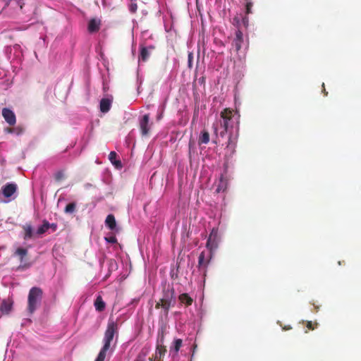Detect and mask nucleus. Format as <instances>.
I'll return each instance as SVG.
<instances>
[{"label":"nucleus","instance_id":"f257e3e1","mask_svg":"<svg viewBox=\"0 0 361 361\" xmlns=\"http://www.w3.org/2000/svg\"><path fill=\"white\" fill-rule=\"evenodd\" d=\"M220 116L221 119L214 123L212 128L216 136L219 135L221 137H224L228 128L233 126V119L235 116V114L233 110L226 108L221 112Z\"/></svg>","mask_w":361,"mask_h":361},{"label":"nucleus","instance_id":"f03ea898","mask_svg":"<svg viewBox=\"0 0 361 361\" xmlns=\"http://www.w3.org/2000/svg\"><path fill=\"white\" fill-rule=\"evenodd\" d=\"M118 334V324L117 323L109 319L107 324L106 329L104 332L103 338V346L101 348L95 361H104L106 353L110 349L111 343L113 341L115 334Z\"/></svg>","mask_w":361,"mask_h":361},{"label":"nucleus","instance_id":"7ed1b4c3","mask_svg":"<svg viewBox=\"0 0 361 361\" xmlns=\"http://www.w3.org/2000/svg\"><path fill=\"white\" fill-rule=\"evenodd\" d=\"M43 298L42 289L39 287L30 288L27 295V312L29 316H32L40 306Z\"/></svg>","mask_w":361,"mask_h":361},{"label":"nucleus","instance_id":"20e7f679","mask_svg":"<svg viewBox=\"0 0 361 361\" xmlns=\"http://www.w3.org/2000/svg\"><path fill=\"white\" fill-rule=\"evenodd\" d=\"M173 288L164 290L163 297L155 305L156 309H161V314L165 317H168L171 307L173 306L176 303Z\"/></svg>","mask_w":361,"mask_h":361},{"label":"nucleus","instance_id":"39448f33","mask_svg":"<svg viewBox=\"0 0 361 361\" xmlns=\"http://www.w3.org/2000/svg\"><path fill=\"white\" fill-rule=\"evenodd\" d=\"M219 243L218 230L212 228L207 241L206 247L209 252L213 253L217 248Z\"/></svg>","mask_w":361,"mask_h":361},{"label":"nucleus","instance_id":"423d86ee","mask_svg":"<svg viewBox=\"0 0 361 361\" xmlns=\"http://www.w3.org/2000/svg\"><path fill=\"white\" fill-rule=\"evenodd\" d=\"M213 253L202 251L198 257V268L203 269L204 275H206L207 268L210 262L212 257Z\"/></svg>","mask_w":361,"mask_h":361},{"label":"nucleus","instance_id":"0eeeda50","mask_svg":"<svg viewBox=\"0 0 361 361\" xmlns=\"http://www.w3.org/2000/svg\"><path fill=\"white\" fill-rule=\"evenodd\" d=\"M101 25V19L97 18H91L87 24V31L91 34L97 32L100 30Z\"/></svg>","mask_w":361,"mask_h":361},{"label":"nucleus","instance_id":"6e6552de","mask_svg":"<svg viewBox=\"0 0 361 361\" xmlns=\"http://www.w3.org/2000/svg\"><path fill=\"white\" fill-rule=\"evenodd\" d=\"M2 116L5 121L10 125L14 126L16 123V117L13 111L8 108L2 109Z\"/></svg>","mask_w":361,"mask_h":361},{"label":"nucleus","instance_id":"1a4fd4ad","mask_svg":"<svg viewBox=\"0 0 361 361\" xmlns=\"http://www.w3.org/2000/svg\"><path fill=\"white\" fill-rule=\"evenodd\" d=\"M149 122V116L148 114H145L140 121V128L142 135H147L149 132L150 126Z\"/></svg>","mask_w":361,"mask_h":361},{"label":"nucleus","instance_id":"9d476101","mask_svg":"<svg viewBox=\"0 0 361 361\" xmlns=\"http://www.w3.org/2000/svg\"><path fill=\"white\" fill-rule=\"evenodd\" d=\"M164 339V335L162 334L161 338V344H157L155 355H154V361H160L161 359L165 355L166 353V348L165 345H162Z\"/></svg>","mask_w":361,"mask_h":361},{"label":"nucleus","instance_id":"9b49d317","mask_svg":"<svg viewBox=\"0 0 361 361\" xmlns=\"http://www.w3.org/2000/svg\"><path fill=\"white\" fill-rule=\"evenodd\" d=\"M243 42V32L240 29H238L235 32V37L232 43V45L235 47L236 51H238L241 49Z\"/></svg>","mask_w":361,"mask_h":361},{"label":"nucleus","instance_id":"f8f14e48","mask_svg":"<svg viewBox=\"0 0 361 361\" xmlns=\"http://www.w3.org/2000/svg\"><path fill=\"white\" fill-rule=\"evenodd\" d=\"M17 190V185L15 183H7L2 188V194L6 197H10L13 195Z\"/></svg>","mask_w":361,"mask_h":361},{"label":"nucleus","instance_id":"ddd939ff","mask_svg":"<svg viewBox=\"0 0 361 361\" xmlns=\"http://www.w3.org/2000/svg\"><path fill=\"white\" fill-rule=\"evenodd\" d=\"M23 238L24 240H29L34 237V231L30 224H25L23 226Z\"/></svg>","mask_w":361,"mask_h":361},{"label":"nucleus","instance_id":"4468645a","mask_svg":"<svg viewBox=\"0 0 361 361\" xmlns=\"http://www.w3.org/2000/svg\"><path fill=\"white\" fill-rule=\"evenodd\" d=\"M12 306V301L4 300L0 305V311L3 314H8L11 311Z\"/></svg>","mask_w":361,"mask_h":361},{"label":"nucleus","instance_id":"2eb2a0df","mask_svg":"<svg viewBox=\"0 0 361 361\" xmlns=\"http://www.w3.org/2000/svg\"><path fill=\"white\" fill-rule=\"evenodd\" d=\"M178 300L181 305H185L186 307L190 306L193 302V299L188 293L180 294Z\"/></svg>","mask_w":361,"mask_h":361},{"label":"nucleus","instance_id":"dca6fc26","mask_svg":"<svg viewBox=\"0 0 361 361\" xmlns=\"http://www.w3.org/2000/svg\"><path fill=\"white\" fill-rule=\"evenodd\" d=\"M117 154L116 152L112 151L109 154V159L111 161V163L116 168V169H121L122 168V164L120 160H117Z\"/></svg>","mask_w":361,"mask_h":361},{"label":"nucleus","instance_id":"f3484780","mask_svg":"<svg viewBox=\"0 0 361 361\" xmlns=\"http://www.w3.org/2000/svg\"><path fill=\"white\" fill-rule=\"evenodd\" d=\"M237 138H238L237 135H233V134L229 135L226 148L231 149V151L232 152H233L235 151V148L236 143H237Z\"/></svg>","mask_w":361,"mask_h":361},{"label":"nucleus","instance_id":"a211bd4d","mask_svg":"<svg viewBox=\"0 0 361 361\" xmlns=\"http://www.w3.org/2000/svg\"><path fill=\"white\" fill-rule=\"evenodd\" d=\"M105 224L111 230L116 229V222L115 216L113 214H109L106 218Z\"/></svg>","mask_w":361,"mask_h":361},{"label":"nucleus","instance_id":"6ab92c4d","mask_svg":"<svg viewBox=\"0 0 361 361\" xmlns=\"http://www.w3.org/2000/svg\"><path fill=\"white\" fill-rule=\"evenodd\" d=\"M183 341L180 338H176L173 341V345L170 348V352L176 355L182 346Z\"/></svg>","mask_w":361,"mask_h":361},{"label":"nucleus","instance_id":"aec40b11","mask_svg":"<svg viewBox=\"0 0 361 361\" xmlns=\"http://www.w3.org/2000/svg\"><path fill=\"white\" fill-rule=\"evenodd\" d=\"M209 142V133L207 130H203L198 139L199 145L207 144Z\"/></svg>","mask_w":361,"mask_h":361},{"label":"nucleus","instance_id":"412c9836","mask_svg":"<svg viewBox=\"0 0 361 361\" xmlns=\"http://www.w3.org/2000/svg\"><path fill=\"white\" fill-rule=\"evenodd\" d=\"M111 107V101L109 99H102L100 101V111L103 113H106L109 111Z\"/></svg>","mask_w":361,"mask_h":361},{"label":"nucleus","instance_id":"4be33fe9","mask_svg":"<svg viewBox=\"0 0 361 361\" xmlns=\"http://www.w3.org/2000/svg\"><path fill=\"white\" fill-rule=\"evenodd\" d=\"M94 307L98 312H102L105 309V302L103 301L102 296L97 297L94 301Z\"/></svg>","mask_w":361,"mask_h":361},{"label":"nucleus","instance_id":"5701e85b","mask_svg":"<svg viewBox=\"0 0 361 361\" xmlns=\"http://www.w3.org/2000/svg\"><path fill=\"white\" fill-rule=\"evenodd\" d=\"M150 56V53L148 51L147 47H142L140 49V53L139 56V60L143 62H145L148 60Z\"/></svg>","mask_w":361,"mask_h":361},{"label":"nucleus","instance_id":"b1692460","mask_svg":"<svg viewBox=\"0 0 361 361\" xmlns=\"http://www.w3.org/2000/svg\"><path fill=\"white\" fill-rule=\"evenodd\" d=\"M49 228V223L44 220L43 221V224L39 226L36 232V234L37 235H42L44 234L48 229Z\"/></svg>","mask_w":361,"mask_h":361},{"label":"nucleus","instance_id":"393cba45","mask_svg":"<svg viewBox=\"0 0 361 361\" xmlns=\"http://www.w3.org/2000/svg\"><path fill=\"white\" fill-rule=\"evenodd\" d=\"M14 255L18 256L20 257V261L23 262V258L27 255V250L23 247H18L16 250Z\"/></svg>","mask_w":361,"mask_h":361},{"label":"nucleus","instance_id":"a878e982","mask_svg":"<svg viewBox=\"0 0 361 361\" xmlns=\"http://www.w3.org/2000/svg\"><path fill=\"white\" fill-rule=\"evenodd\" d=\"M76 204L75 202L69 203L65 207L64 212L66 214H72L75 211Z\"/></svg>","mask_w":361,"mask_h":361},{"label":"nucleus","instance_id":"bb28decb","mask_svg":"<svg viewBox=\"0 0 361 361\" xmlns=\"http://www.w3.org/2000/svg\"><path fill=\"white\" fill-rule=\"evenodd\" d=\"M64 177H65V176H64V173L63 171H59L54 175L55 180L58 182L63 180L64 178Z\"/></svg>","mask_w":361,"mask_h":361},{"label":"nucleus","instance_id":"cd10ccee","mask_svg":"<svg viewBox=\"0 0 361 361\" xmlns=\"http://www.w3.org/2000/svg\"><path fill=\"white\" fill-rule=\"evenodd\" d=\"M13 133L16 135H20L24 132V128L22 126H16L15 128H13Z\"/></svg>","mask_w":361,"mask_h":361},{"label":"nucleus","instance_id":"c85d7f7f","mask_svg":"<svg viewBox=\"0 0 361 361\" xmlns=\"http://www.w3.org/2000/svg\"><path fill=\"white\" fill-rule=\"evenodd\" d=\"M105 240L109 243H116L117 242V239L114 235H111L109 237H105Z\"/></svg>","mask_w":361,"mask_h":361},{"label":"nucleus","instance_id":"c756f323","mask_svg":"<svg viewBox=\"0 0 361 361\" xmlns=\"http://www.w3.org/2000/svg\"><path fill=\"white\" fill-rule=\"evenodd\" d=\"M240 19L239 17L235 16L233 19V24L237 27L238 30L240 29Z\"/></svg>","mask_w":361,"mask_h":361},{"label":"nucleus","instance_id":"7c9ffc66","mask_svg":"<svg viewBox=\"0 0 361 361\" xmlns=\"http://www.w3.org/2000/svg\"><path fill=\"white\" fill-rule=\"evenodd\" d=\"M252 6V4L251 2L247 3V4H246V13L247 14L252 13V11H251Z\"/></svg>","mask_w":361,"mask_h":361},{"label":"nucleus","instance_id":"2f4dec72","mask_svg":"<svg viewBox=\"0 0 361 361\" xmlns=\"http://www.w3.org/2000/svg\"><path fill=\"white\" fill-rule=\"evenodd\" d=\"M137 4H132L130 6V11L132 12V13H135V11H137Z\"/></svg>","mask_w":361,"mask_h":361},{"label":"nucleus","instance_id":"473e14b6","mask_svg":"<svg viewBox=\"0 0 361 361\" xmlns=\"http://www.w3.org/2000/svg\"><path fill=\"white\" fill-rule=\"evenodd\" d=\"M307 327L310 330H314V327L311 322H308L307 324Z\"/></svg>","mask_w":361,"mask_h":361},{"label":"nucleus","instance_id":"72a5a7b5","mask_svg":"<svg viewBox=\"0 0 361 361\" xmlns=\"http://www.w3.org/2000/svg\"><path fill=\"white\" fill-rule=\"evenodd\" d=\"M49 228H51L54 231H55L57 228V225L56 224H49Z\"/></svg>","mask_w":361,"mask_h":361},{"label":"nucleus","instance_id":"f704fd0d","mask_svg":"<svg viewBox=\"0 0 361 361\" xmlns=\"http://www.w3.org/2000/svg\"><path fill=\"white\" fill-rule=\"evenodd\" d=\"M6 131L8 133H13V128H8L6 129Z\"/></svg>","mask_w":361,"mask_h":361},{"label":"nucleus","instance_id":"c9c22d12","mask_svg":"<svg viewBox=\"0 0 361 361\" xmlns=\"http://www.w3.org/2000/svg\"><path fill=\"white\" fill-rule=\"evenodd\" d=\"M192 58V54H189V55H188L189 66H190Z\"/></svg>","mask_w":361,"mask_h":361},{"label":"nucleus","instance_id":"e433bc0d","mask_svg":"<svg viewBox=\"0 0 361 361\" xmlns=\"http://www.w3.org/2000/svg\"><path fill=\"white\" fill-rule=\"evenodd\" d=\"M322 86H323V88H324L323 89L324 94V96H326L328 94V92L326 91V90L324 88V83H323Z\"/></svg>","mask_w":361,"mask_h":361},{"label":"nucleus","instance_id":"4c0bfd02","mask_svg":"<svg viewBox=\"0 0 361 361\" xmlns=\"http://www.w3.org/2000/svg\"><path fill=\"white\" fill-rule=\"evenodd\" d=\"M283 330H289V329H291V326H284L283 328Z\"/></svg>","mask_w":361,"mask_h":361},{"label":"nucleus","instance_id":"58836bf2","mask_svg":"<svg viewBox=\"0 0 361 361\" xmlns=\"http://www.w3.org/2000/svg\"><path fill=\"white\" fill-rule=\"evenodd\" d=\"M134 361H145V360L141 357H137Z\"/></svg>","mask_w":361,"mask_h":361},{"label":"nucleus","instance_id":"ea45409f","mask_svg":"<svg viewBox=\"0 0 361 361\" xmlns=\"http://www.w3.org/2000/svg\"><path fill=\"white\" fill-rule=\"evenodd\" d=\"M243 24H244L245 25H246V24L247 23V19H245V18H243Z\"/></svg>","mask_w":361,"mask_h":361}]
</instances>
